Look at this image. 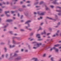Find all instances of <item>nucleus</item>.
I'll return each mask as SVG.
<instances>
[{"label": "nucleus", "mask_w": 61, "mask_h": 61, "mask_svg": "<svg viewBox=\"0 0 61 61\" xmlns=\"http://www.w3.org/2000/svg\"><path fill=\"white\" fill-rule=\"evenodd\" d=\"M42 45V44L41 43H37V45H36V47H34L33 48V49H37L38 47H40V46Z\"/></svg>", "instance_id": "f257e3e1"}, {"label": "nucleus", "mask_w": 61, "mask_h": 61, "mask_svg": "<svg viewBox=\"0 0 61 61\" xmlns=\"http://www.w3.org/2000/svg\"><path fill=\"white\" fill-rule=\"evenodd\" d=\"M21 59H22L21 57L20 56H19L17 58H16L15 60H21Z\"/></svg>", "instance_id": "f03ea898"}, {"label": "nucleus", "mask_w": 61, "mask_h": 61, "mask_svg": "<svg viewBox=\"0 0 61 61\" xmlns=\"http://www.w3.org/2000/svg\"><path fill=\"white\" fill-rule=\"evenodd\" d=\"M56 1H57L56 0H54V1L52 2L53 4H54L55 5H59V3H58V2H56Z\"/></svg>", "instance_id": "7ed1b4c3"}, {"label": "nucleus", "mask_w": 61, "mask_h": 61, "mask_svg": "<svg viewBox=\"0 0 61 61\" xmlns=\"http://www.w3.org/2000/svg\"><path fill=\"white\" fill-rule=\"evenodd\" d=\"M53 49L55 50L56 52L57 53H58V50L55 47L53 48Z\"/></svg>", "instance_id": "20e7f679"}, {"label": "nucleus", "mask_w": 61, "mask_h": 61, "mask_svg": "<svg viewBox=\"0 0 61 61\" xmlns=\"http://www.w3.org/2000/svg\"><path fill=\"white\" fill-rule=\"evenodd\" d=\"M55 18L56 19H53V20H53V21H56V20L58 19V18L57 17V15H55Z\"/></svg>", "instance_id": "39448f33"}, {"label": "nucleus", "mask_w": 61, "mask_h": 61, "mask_svg": "<svg viewBox=\"0 0 61 61\" xmlns=\"http://www.w3.org/2000/svg\"><path fill=\"white\" fill-rule=\"evenodd\" d=\"M5 13L6 15V16H10V15H8L7 14V13H9V11H5Z\"/></svg>", "instance_id": "423d86ee"}, {"label": "nucleus", "mask_w": 61, "mask_h": 61, "mask_svg": "<svg viewBox=\"0 0 61 61\" xmlns=\"http://www.w3.org/2000/svg\"><path fill=\"white\" fill-rule=\"evenodd\" d=\"M36 37L38 38H40L41 37H40V34H37L36 36Z\"/></svg>", "instance_id": "0eeeda50"}, {"label": "nucleus", "mask_w": 61, "mask_h": 61, "mask_svg": "<svg viewBox=\"0 0 61 61\" xmlns=\"http://www.w3.org/2000/svg\"><path fill=\"white\" fill-rule=\"evenodd\" d=\"M46 7V10H50V8H48V7H47V6H45Z\"/></svg>", "instance_id": "6e6552de"}, {"label": "nucleus", "mask_w": 61, "mask_h": 61, "mask_svg": "<svg viewBox=\"0 0 61 61\" xmlns=\"http://www.w3.org/2000/svg\"><path fill=\"white\" fill-rule=\"evenodd\" d=\"M13 21V20L12 19H10L7 20L6 21L8 22H12V21Z\"/></svg>", "instance_id": "1a4fd4ad"}, {"label": "nucleus", "mask_w": 61, "mask_h": 61, "mask_svg": "<svg viewBox=\"0 0 61 61\" xmlns=\"http://www.w3.org/2000/svg\"><path fill=\"white\" fill-rule=\"evenodd\" d=\"M31 22V21L30 20H28L25 23V24H28V23H30Z\"/></svg>", "instance_id": "9d476101"}, {"label": "nucleus", "mask_w": 61, "mask_h": 61, "mask_svg": "<svg viewBox=\"0 0 61 61\" xmlns=\"http://www.w3.org/2000/svg\"><path fill=\"white\" fill-rule=\"evenodd\" d=\"M24 13L26 16H28L29 15V14L28 13L24 12Z\"/></svg>", "instance_id": "9b49d317"}, {"label": "nucleus", "mask_w": 61, "mask_h": 61, "mask_svg": "<svg viewBox=\"0 0 61 61\" xmlns=\"http://www.w3.org/2000/svg\"><path fill=\"white\" fill-rule=\"evenodd\" d=\"M54 46L55 47H57V46H60V44H58L56 45H55Z\"/></svg>", "instance_id": "f8f14e48"}, {"label": "nucleus", "mask_w": 61, "mask_h": 61, "mask_svg": "<svg viewBox=\"0 0 61 61\" xmlns=\"http://www.w3.org/2000/svg\"><path fill=\"white\" fill-rule=\"evenodd\" d=\"M18 10L20 11V12H22V11H23V9H19Z\"/></svg>", "instance_id": "ddd939ff"}, {"label": "nucleus", "mask_w": 61, "mask_h": 61, "mask_svg": "<svg viewBox=\"0 0 61 61\" xmlns=\"http://www.w3.org/2000/svg\"><path fill=\"white\" fill-rule=\"evenodd\" d=\"M15 46V45H13V46H11V45H10V48H13V47H14Z\"/></svg>", "instance_id": "4468645a"}, {"label": "nucleus", "mask_w": 61, "mask_h": 61, "mask_svg": "<svg viewBox=\"0 0 61 61\" xmlns=\"http://www.w3.org/2000/svg\"><path fill=\"white\" fill-rule=\"evenodd\" d=\"M40 30H42V29L41 26L39 27V29L38 30V31H39Z\"/></svg>", "instance_id": "2eb2a0df"}, {"label": "nucleus", "mask_w": 61, "mask_h": 61, "mask_svg": "<svg viewBox=\"0 0 61 61\" xmlns=\"http://www.w3.org/2000/svg\"><path fill=\"white\" fill-rule=\"evenodd\" d=\"M48 29L50 31H51L52 30V29L51 28H48Z\"/></svg>", "instance_id": "dca6fc26"}, {"label": "nucleus", "mask_w": 61, "mask_h": 61, "mask_svg": "<svg viewBox=\"0 0 61 61\" xmlns=\"http://www.w3.org/2000/svg\"><path fill=\"white\" fill-rule=\"evenodd\" d=\"M13 42L14 44H15V43H16V42H15V40H13Z\"/></svg>", "instance_id": "f3484780"}, {"label": "nucleus", "mask_w": 61, "mask_h": 61, "mask_svg": "<svg viewBox=\"0 0 61 61\" xmlns=\"http://www.w3.org/2000/svg\"><path fill=\"white\" fill-rule=\"evenodd\" d=\"M43 4V1H41L40 2V5H42Z\"/></svg>", "instance_id": "a211bd4d"}, {"label": "nucleus", "mask_w": 61, "mask_h": 61, "mask_svg": "<svg viewBox=\"0 0 61 61\" xmlns=\"http://www.w3.org/2000/svg\"><path fill=\"white\" fill-rule=\"evenodd\" d=\"M40 15H44V13H41L40 14Z\"/></svg>", "instance_id": "6ab92c4d"}, {"label": "nucleus", "mask_w": 61, "mask_h": 61, "mask_svg": "<svg viewBox=\"0 0 61 61\" xmlns=\"http://www.w3.org/2000/svg\"><path fill=\"white\" fill-rule=\"evenodd\" d=\"M59 8V9H61V7H60L59 6H56V8Z\"/></svg>", "instance_id": "aec40b11"}, {"label": "nucleus", "mask_w": 61, "mask_h": 61, "mask_svg": "<svg viewBox=\"0 0 61 61\" xmlns=\"http://www.w3.org/2000/svg\"><path fill=\"white\" fill-rule=\"evenodd\" d=\"M43 57H46V54H45L43 56Z\"/></svg>", "instance_id": "412c9836"}, {"label": "nucleus", "mask_w": 61, "mask_h": 61, "mask_svg": "<svg viewBox=\"0 0 61 61\" xmlns=\"http://www.w3.org/2000/svg\"><path fill=\"white\" fill-rule=\"evenodd\" d=\"M16 56H17V54H16L15 53L14 55V56H13L15 57Z\"/></svg>", "instance_id": "4be33fe9"}, {"label": "nucleus", "mask_w": 61, "mask_h": 61, "mask_svg": "<svg viewBox=\"0 0 61 61\" xmlns=\"http://www.w3.org/2000/svg\"><path fill=\"white\" fill-rule=\"evenodd\" d=\"M47 18H48L49 19H50V20H53V19H52V18H49V17H47Z\"/></svg>", "instance_id": "5701e85b"}, {"label": "nucleus", "mask_w": 61, "mask_h": 61, "mask_svg": "<svg viewBox=\"0 0 61 61\" xmlns=\"http://www.w3.org/2000/svg\"><path fill=\"white\" fill-rule=\"evenodd\" d=\"M28 51L27 50H25V52H28Z\"/></svg>", "instance_id": "b1692460"}, {"label": "nucleus", "mask_w": 61, "mask_h": 61, "mask_svg": "<svg viewBox=\"0 0 61 61\" xmlns=\"http://www.w3.org/2000/svg\"><path fill=\"white\" fill-rule=\"evenodd\" d=\"M4 49L5 50V52H6V50H7V49L6 48H5V47L4 48Z\"/></svg>", "instance_id": "393cba45"}, {"label": "nucleus", "mask_w": 61, "mask_h": 61, "mask_svg": "<svg viewBox=\"0 0 61 61\" xmlns=\"http://www.w3.org/2000/svg\"><path fill=\"white\" fill-rule=\"evenodd\" d=\"M22 7L23 8H25V7H26V6L25 5H23L22 6Z\"/></svg>", "instance_id": "a878e982"}, {"label": "nucleus", "mask_w": 61, "mask_h": 61, "mask_svg": "<svg viewBox=\"0 0 61 61\" xmlns=\"http://www.w3.org/2000/svg\"><path fill=\"white\" fill-rule=\"evenodd\" d=\"M9 33L11 34H13V32L12 31H10L9 32Z\"/></svg>", "instance_id": "bb28decb"}, {"label": "nucleus", "mask_w": 61, "mask_h": 61, "mask_svg": "<svg viewBox=\"0 0 61 61\" xmlns=\"http://www.w3.org/2000/svg\"><path fill=\"white\" fill-rule=\"evenodd\" d=\"M38 2H36V3H35L34 4L35 5H37L38 4Z\"/></svg>", "instance_id": "cd10ccee"}, {"label": "nucleus", "mask_w": 61, "mask_h": 61, "mask_svg": "<svg viewBox=\"0 0 61 61\" xmlns=\"http://www.w3.org/2000/svg\"><path fill=\"white\" fill-rule=\"evenodd\" d=\"M60 24H61V23L60 22H58L57 23V25H60Z\"/></svg>", "instance_id": "c85d7f7f"}, {"label": "nucleus", "mask_w": 61, "mask_h": 61, "mask_svg": "<svg viewBox=\"0 0 61 61\" xmlns=\"http://www.w3.org/2000/svg\"><path fill=\"white\" fill-rule=\"evenodd\" d=\"M8 57V54H6V58H7Z\"/></svg>", "instance_id": "c756f323"}, {"label": "nucleus", "mask_w": 61, "mask_h": 61, "mask_svg": "<svg viewBox=\"0 0 61 61\" xmlns=\"http://www.w3.org/2000/svg\"><path fill=\"white\" fill-rule=\"evenodd\" d=\"M37 61V58H35V60H34V61Z\"/></svg>", "instance_id": "7c9ffc66"}, {"label": "nucleus", "mask_w": 61, "mask_h": 61, "mask_svg": "<svg viewBox=\"0 0 61 61\" xmlns=\"http://www.w3.org/2000/svg\"><path fill=\"white\" fill-rule=\"evenodd\" d=\"M50 7H51V8H53V7H54V6H52V5H51V6H50Z\"/></svg>", "instance_id": "2f4dec72"}, {"label": "nucleus", "mask_w": 61, "mask_h": 61, "mask_svg": "<svg viewBox=\"0 0 61 61\" xmlns=\"http://www.w3.org/2000/svg\"><path fill=\"white\" fill-rule=\"evenodd\" d=\"M28 30H29V31H31L32 30V29L30 28L28 29Z\"/></svg>", "instance_id": "473e14b6"}, {"label": "nucleus", "mask_w": 61, "mask_h": 61, "mask_svg": "<svg viewBox=\"0 0 61 61\" xmlns=\"http://www.w3.org/2000/svg\"><path fill=\"white\" fill-rule=\"evenodd\" d=\"M53 50V49L52 48H51L50 50V51H52V50Z\"/></svg>", "instance_id": "72a5a7b5"}, {"label": "nucleus", "mask_w": 61, "mask_h": 61, "mask_svg": "<svg viewBox=\"0 0 61 61\" xmlns=\"http://www.w3.org/2000/svg\"><path fill=\"white\" fill-rule=\"evenodd\" d=\"M55 36H58V33H56L55 35Z\"/></svg>", "instance_id": "f704fd0d"}, {"label": "nucleus", "mask_w": 61, "mask_h": 61, "mask_svg": "<svg viewBox=\"0 0 61 61\" xmlns=\"http://www.w3.org/2000/svg\"><path fill=\"white\" fill-rule=\"evenodd\" d=\"M16 39H17V40H19L20 39V38L16 37Z\"/></svg>", "instance_id": "c9c22d12"}, {"label": "nucleus", "mask_w": 61, "mask_h": 61, "mask_svg": "<svg viewBox=\"0 0 61 61\" xmlns=\"http://www.w3.org/2000/svg\"><path fill=\"white\" fill-rule=\"evenodd\" d=\"M43 40V39H38V41H41V40Z\"/></svg>", "instance_id": "e433bc0d"}, {"label": "nucleus", "mask_w": 61, "mask_h": 61, "mask_svg": "<svg viewBox=\"0 0 61 61\" xmlns=\"http://www.w3.org/2000/svg\"><path fill=\"white\" fill-rule=\"evenodd\" d=\"M58 15H61V13H58Z\"/></svg>", "instance_id": "4c0bfd02"}, {"label": "nucleus", "mask_w": 61, "mask_h": 61, "mask_svg": "<svg viewBox=\"0 0 61 61\" xmlns=\"http://www.w3.org/2000/svg\"><path fill=\"white\" fill-rule=\"evenodd\" d=\"M38 14V15H40V12L39 11H38L37 12Z\"/></svg>", "instance_id": "58836bf2"}, {"label": "nucleus", "mask_w": 61, "mask_h": 61, "mask_svg": "<svg viewBox=\"0 0 61 61\" xmlns=\"http://www.w3.org/2000/svg\"><path fill=\"white\" fill-rule=\"evenodd\" d=\"M44 33V35H46V32H45V31H44V32L43 33Z\"/></svg>", "instance_id": "ea45409f"}, {"label": "nucleus", "mask_w": 61, "mask_h": 61, "mask_svg": "<svg viewBox=\"0 0 61 61\" xmlns=\"http://www.w3.org/2000/svg\"><path fill=\"white\" fill-rule=\"evenodd\" d=\"M35 58H33L32 59H31V60H35Z\"/></svg>", "instance_id": "a19ab883"}, {"label": "nucleus", "mask_w": 61, "mask_h": 61, "mask_svg": "<svg viewBox=\"0 0 61 61\" xmlns=\"http://www.w3.org/2000/svg\"><path fill=\"white\" fill-rule=\"evenodd\" d=\"M28 47L29 48V49H30V46L28 45Z\"/></svg>", "instance_id": "79ce46f5"}, {"label": "nucleus", "mask_w": 61, "mask_h": 61, "mask_svg": "<svg viewBox=\"0 0 61 61\" xmlns=\"http://www.w3.org/2000/svg\"><path fill=\"white\" fill-rule=\"evenodd\" d=\"M31 6V4H29L27 5L28 6Z\"/></svg>", "instance_id": "37998d69"}, {"label": "nucleus", "mask_w": 61, "mask_h": 61, "mask_svg": "<svg viewBox=\"0 0 61 61\" xmlns=\"http://www.w3.org/2000/svg\"><path fill=\"white\" fill-rule=\"evenodd\" d=\"M11 12L12 14H13V13H14V12H15V11H11Z\"/></svg>", "instance_id": "c03bdc74"}, {"label": "nucleus", "mask_w": 61, "mask_h": 61, "mask_svg": "<svg viewBox=\"0 0 61 61\" xmlns=\"http://www.w3.org/2000/svg\"><path fill=\"white\" fill-rule=\"evenodd\" d=\"M23 15H21V19H22V18H23Z\"/></svg>", "instance_id": "a18cd8bd"}, {"label": "nucleus", "mask_w": 61, "mask_h": 61, "mask_svg": "<svg viewBox=\"0 0 61 61\" xmlns=\"http://www.w3.org/2000/svg\"><path fill=\"white\" fill-rule=\"evenodd\" d=\"M20 15H19V13H18V16L19 17Z\"/></svg>", "instance_id": "49530a36"}, {"label": "nucleus", "mask_w": 61, "mask_h": 61, "mask_svg": "<svg viewBox=\"0 0 61 61\" xmlns=\"http://www.w3.org/2000/svg\"><path fill=\"white\" fill-rule=\"evenodd\" d=\"M23 3V1L20 2V4H22Z\"/></svg>", "instance_id": "de8ad7c7"}, {"label": "nucleus", "mask_w": 61, "mask_h": 61, "mask_svg": "<svg viewBox=\"0 0 61 61\" xmlns=\"http://www.w3.org/2000/svg\"><path fill=\"white\" fill-rule=\"evenodd\" d=\"M56 35H53L52 36V37H55V36H56Z\"/></svg>", "instance_id": "09e8293b"}, {"label": "nucleus", "mask_w": 61, "mask_h": 61, "mask_svg": "<svg viewBox=\"0 0 61 61\" xmlns=\"http://www.w3.org/2000/svg\"><path fill=\"white\" fill-rule=\"evenodd\" d=\"M1 58H4V55H2V56H1Z\"/></svg>", "instance_id": "8fccbe9b"}, {"label": "nucleus", "mask_w": 61, "mask_h": 61, "mask_svg": "<svg viewBox=\"0 0 61 61\" xmlns=\"http://www.w3.org/2000/svg\"><path fill=\"white\" fill-rule=\"evenodd\" d=\"M25 28L26 29H28V27L27 26H25Z\"/></svg>", "instance_id": "3c124183"}, {"label": "nucleus", "mask_w": 61, "mask_h": 61, "mask_svg": "<svg viewBox=\"0 0 61 61\" xmlns=\"http://www.w3.org/2000/svg\"><path fill=\"white\" fill-rule=\"evenodd\" d=\"M1 45H4V44H5V43H1Z\"/></svg>", "instance_id": "603ef678"}, {"label": "nucleus", "mask_w": 61, "mask_h": 61, "mask_svg": "<svg viewBox=\"0 0 61 61\" xmlns=\"http://www.w3.org/2000/svg\"><path fill=\"white\" fill-rule=\"evenodd\" d=\"M28 27H30V25L29 24H28Z\"/></svg>", "instance_id": "864d4df0"}, {"label": "nucleus", "mask_w": 61, "mask_h": 61, "mask_svg": "<svg viewBox=\"0 0 61 61\" xmlns=\"http://www.w3.org/2000/svg\"><path fill=\"white\" fill-rule=\"evenodd\" d=\"M33 35V33H31L30 34V36H32Z\"/></svg>", "instance_id": "5fc2aeb1"}, {"label": "nucleus", "mask_w": 61, "mask_h": 61, "mask_svg": "<svg viewBox=\"0 0 61 61\" xmlns=\"http://www.w3.org/2000/svg\"><path fill=\"white\" fill-rule=\"evenodd\" d=\"M21 31H24V30L23 29H21L20 30Z\"/></svg>", "instance_id": "6e6d98bb"}, {"label": "nucleus", "mask_w": 61, "mask_h": 61, "mask_svg": "<svg viewBox=\"0 0 61 61\" xmlns=\"http://www.w3.org/2000/svg\"><path fill=\"white\" fill-rule=\"evenodd\" d=\"M57 33H59V30H58L57 32Z\"/></svg>", "instance_id": "4d7b16f0"}, {"label": "nucleus", "mask_w": 61, "mask_h": 61, "mask_svg": "<svg viewBox=\"0 0 61 61\" xmlns=\"http://www.w3.org/2000/svg\"><path fill=\"white\" fill-rule=\"evenodd\" d=\"M36 8H38V7H40L39 6H36Z\"/></svg>", "instance_id": "13d9d810"}, {"label": "nucleus", "mask_w": 61, "mask_h": 61, "mask_svg": "<svg viewBox=\"0 0 61 61\" xmlns=\"http://www.w3.org/2000/svg\"><path fill=\"white\" fill-rule=\"evenodd\" d=\"M15 38H16V37H13V39H15Z\"/></svg>", "instance_id": "bf43d9fd"}, {"label": "nucleus", "mask_w": 61, "mask_h": 61, "mask_svg": "<svg viewBox=\"0 0 61 61\" xmlns=\"http://www.w3.org/2000/svg\"><path fill=\"white\" fill-rule=\"evenodd\" d=\"M15 53H18V52H19V51H15Z\"/></svg>", "instance_id": "052dcab7"}, {"label": "nucleus", "mask_w": 61, "mask_h": 61, "mask_svg": "<svg viewBox=\"0 0 61 61\" xmlns=\"http://www.w3.org/2000/svg\"><path fill=\"white\" fill-rule=\"evenodd\" d=\"M58 12H59V13H61V10H59Z\"/></svg>", "instance_id": "680f3d73"}, {"label": "nucleus", "mask_w": 61, "mask_h": 61, "mask_svg": "<svg viewBox=\"0 0 61 61\" xmlns=\"http://www.w3.org/2000/svg\"><path fill=\"white\" fill-rule=\"evenodd\" d=\"M6 26H7V25H5V26L4 27V28H5V27H6Z\"/></svg>", "instance_id": "e2e57ef3"}, {"label": "nucleus", "mask_w": 61, "mask_h": 61, "mask_svg": "<svg viewBox=\"0 0 61 61\" xmlns=\"http://www.w3.org/2000/svg\"><path fill=\"white\" fill-rule=\"evenodd\" d=\"M7 5H8V4H9V2L7 1Z\"/></svg>", "instance_id": "0e129e2a"}, {"label": "nucleus", "mask_w": 61, "mask_h": 61, "mask_svg": "<svg viewBox=\"0 0 61 61\" xmlns=\"http://www.w3.org/2000/svg\"><path fill=\"white\" fill-rule=\"evenodd\" d=\"M5 6H4L3 7H2V8H5Z\"/></svg>", "instance_id": "69168bd1"}, {"label": "nucleus", "mask_w": 61, "mask_h": 61, "mask_svg": "<svg viewBox=\"0 0 61 61\" xmlns=\"http://www.w3.org/2000/svg\"><path fill=\"white\" fill-rule=\"evenodd\" d=\"M34 40V39H31L30 40V41H32V40Z\"/></svg>", "instance_id": "338daca9"}, {"label": "nucleus", "mask_w": 61, "mask_h": 61, "mask_svg": "<svg viewBox=\"0 0 61 61\" xmlns=\"http://www.w3.org/2000/svg\"><path fill=\"white\" fill-rule=\"evenodd\" d=\"M58 27V25L55 26V27L57 28V27Z\"/></svg>", "instance_id": "774afa93"}]
</instances>
